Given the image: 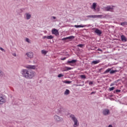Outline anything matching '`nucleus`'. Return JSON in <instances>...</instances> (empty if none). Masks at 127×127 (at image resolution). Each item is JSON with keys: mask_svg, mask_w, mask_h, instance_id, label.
I'll list each match as a JSON object with an SVG mask.
<instances>
[{"mask_svg": "<svg viewBox=\"0 0 127 127\" xmlns=\"http://www.w3.org/2000/svg\"><path fill=\"white\" fill-rule=\"evenodd\" d=\"M80 78H81V79H86V75H85L84 74L81 75Z\"/></svg>", "mask_w": 127, "mask_h": 127, "instance_id": "obj_28", "label": "nucleus"}, {"mask_svg": "<svg viewBox=\"0 0 127 127\" xmlns=\"http://www.w3.org/2000/svg\"><path fill=\"white\" fill-rule=\"evenodd\" d=\"M74 38H75L74 36H70L66 38H64L62 40L65 41V40H67V39H69V40L74 39Z\"/></svg>", "mask_w": 127, "mask_h": 127, "instance_id": "obj_12", "label": "nucleus"}, {"mask_svg": "<svg viewBox=\"0 0 127 127\" xmlns=\"http://www.w3.org/2000/svg\"><path fill=\"white\" fill-rule=\"evenodd\" d=\"M51 20H53V19H56V17H55V16H52L51 17Z\"/></svg>", "mask_w": 127, "mask_h": 127, "instance_id": "obj_34", "label": "nucleus"}, {"mask_svg": "<svg viewBox=\"0 0 127 127\" xmlns=\"http://www.w3.org/2000/svg\"><path fill=\"white\" fill-rule=\"evenodd\" d=\"M25 40H26V42H28V43H29V42H29V39L26 38Z\"/></svg>", "mask_w": 127, "mask_h": 127, "instance_id": "obj_35", "label": "nucleus"}, {"mask_svg": "<svg viewBox=\"0 0 127 127\" xmlns=\"http://www.w3.org/2000/svg\"><path fill=\"white\" fill-rule=\"evenodd\" d=\"M89 85H93V81H90L89 82Z\"/></svg>", "mask_w": 127, "mask_h": 127, "instance_id": "obj_36", "label": "nucleus"}, {"mask_svg": "<svg viewBox=\"0 0 127 127\" xmlns=\"http://www.w3.org/2000/svg\"><path fill=\"white\" fill-rule=\"evenodd\" d=\"M72 67H69L67 66L64 67V68H63L64 71H68V70H72Z\"/></svg>", "mask_w": 127, "mask_h": 127, "instance_id": "obj_17", "label": "nucleus"}, {"mask_svg": "<svg viewBox=\"0 0 127 127\" xmlns=\"http://www.w3.org/2000/svg\"><path fill=\"white\" fill-rule=\"evenodd\" d=\"M6 102V98L3 96H0V105H2Z\"/></svg>", "mask_w": 127, "mask_h": 127, "instance_id": "obj_4", "label": "nucleus"}, {"mask_svg": "<svg viewBox=\"0 0 127 127\" xmlns=\"http://www.w3.org/2000/svg\"><path fill=\"white\" fill-rule=\"evenodd\" d=\"M97 50H98V51H101V52L103 51V50H101V49H100V48L98 49Z\"/></svg>", "mask_w": 127, "mask_h": 127, "instance_id": "obj_38", "label": "nucleus"}, {"mask_svg": "<svg viewBox=\"0 0 127 127\" xmlns=\"http://www.w3.org/2000/svg\"><path fill=\"white\" fill-rule=\"evenodd\" d=\"M42 54H44V55H46L47 54V51H46L45 50H42L41 51Z\"/></svg>", "mask_w": 127, "mask_h": 127, "instance_id": "obj_23", "label": "nucleus"}, {"mask_svg": "<svg viewBox=\"0 0 127 127\" xmlns=\"http://www.w3.org/2000/svg\"><path fill=\"white\" fill-rule=\"evenodd\" d=\"M54 37H53L52 35L50 36H47V39H53Z\"/></svg>", "mask_w": 127, "mask_h": 127, "instance_id": "obj_27", "label": "nucleus"}, {"mask_svg": "<svg viewBox=\"0 0 127 127\" xmlns=\"http://www.w3.org/2000/svg\"><path fill=\"white\" fill-rule=\"evenodd\" d=\"M66 60V58H64L61 59V60Z\"/></svg>", "mask_w": 127, "mask_h": 127, "instance_id": "obj_41", "label": "nucleus"}, {"mask_svg": "<svg viewBox=\"0 0 127 127\" xmlns=\"http://www.w3.org/2000/svg\"><path fill=\"white\" fill-rule=\"evenodd\" d=\"M86 127H87V126H88V125H87V124H86Z\"/></svg>", "mask_w": 127, "mask_h": 127, "instance_id": "obj_46", "label": "nucleus"}, {"mask_svg": "<svg viewBox=\"0 0 127 127\" xmlns=\"http://www.w3.org/2000/svg\"><path fill=\"white\" fill-rule=\"evenodd\" d=\"M4 76V73L0 70V77H3Z\"/></svg>", "mask_w": 127, "mask_h": 127, "instance_id": "obj_26", "label": "nucleus"}, {"mask_svg": "<svg viewBox=\"0 0 127 127\" xmlns=\"http://www.w3.org/2000/svg\"><path fill=\"white\" fill-rule=\"evenodd\" d=\"M104 9L105 11H111V12H113V11H114V8L111 5H108L106 7H104Z\"/></svg>", "mask_w": 127, "mask_h": 127, "instance_id": "obj_3", "label": "nucleus"}, {"mask_svg": "<svg viewBox=\"0 0 127 127\" xmlns=\"http://www.w3.org/2000/svg\"><path fill=\"white\" fill-rule=\"evenodd\" d=\"M65 112V109L63 107L60 106L59 109H58V113H62Z\"/></svg>", "mask_w": 127, "mask_h": 127, "instance_id": "obj_8", "label": "nucleus"}, {"mask_svg": "<svg viewBox=\"0 0 127 127\" xmlns=\"http://www.w3.org/2000/svg\"><path fill=\"white\" fill-rule=\"evenodd\" d=\"M115 89V87H110L109 88V91H114V89Z\"/></svg>", "mask_w": 127, "mask_h": 127, "instance_id": "obj_32", "label": "nucleus"}, {"mask_svg": "<svg viewBox=\"0 0 127 127\" xmlns=\"http://www.w3.org/2000/svg\"><path fill=\"white\" fill-rule=\"evenodd\" d=\"M97 7V3H93L92 6L91 7V9H94L96 10V7Z\"/></svg>", "mask_w": 127, "mask_h": 127, "instance_id": "obj_18", "label": "nucleus"}, {"mask_svg": "<svg viewBox=\"0 0 127 127\" xmlns=\"http://www.w3.org/2000/svg\"><path fill=\"white\" fill-rule=\"evenodd\" d=\"M114 85H115V84L114 83H111V84L110 85L111 87H112V86H114Z\"/></svg>", "mask_w": 127, "mask_h": 127, "instance_id": "obj_42", "label": "nucleus"}, {"mask_svg": "<svg viewBox=\"0 0 127 127\" xmlns=\"http://www.w3.org/2000/svg\"><path fill=\"white\" fill-rule=\"evenodd\" d=\"M114 93L116 94V93H121V90L117 89L114 91Z\"/></svg>", "mask_w": 127, "mask_h": 127, "instance_id": "obj_29", "label": "nucleus"}, {"mask_svg": "<svg viewBox=\"0 0 127 127\" xmlns=\"http://www.w3.org/2000/svg\"><path fill=\"white\" fill-rule=\"evenodd\" d=\"M63 83H65V84H71L72 83V81H68V80H65L63 81Z\"/></svg>", "mask_w": 127, "mask_h": 127, "instance_id": "obj_24", "label": "nucleus"}, {"mask_svg": "<svg viewBox=\"0 0 127 127\" xmlns=\"http://www.w3.org/2000/svg\"><path fill=\"white\" fill-rule=\"evenodd\" d=\"M69 117L71 118V120H72L74 123L73 127H78V126H79V123H78V120H77V118L75 117V116L73 114H70L69 115Z\"/></svg>", "mask_w": 127, "mask_h": 127, "instance_id": "obj_2", "label": "nucleus"}, {"mask_svg": "<svg viewBox=\"0 0 127 127\" xmlns=\"http://www.w3.org/2000/svg\"><path fill=\"white\" fill-rule=\"evenodd\" d=\"M26 18L28 20L29 19H30L31 17V15L28 13H26Z\"/></svg>", "mask_w": 127, "mask_h": 127, "instance_id": "obj_16", "label": "nucleus"}, {"mask_svg": "<svg viewBox=\"0 0 127 127\" xmlns=\"http://www.w3.org/2000/svg\"><path fill=\"white\" fill-rule=\"evenodd\" d=\"M13 56H16V53H13L12 54Z\"/></svg>", "mask_w": 127, "mask_h": 127, "instance_id": "obj_40", "label": "nucleus"}, {"mask_svg": "<svg viewBox=\"0 0 127 127\" xmlns=\"http://www.w3.org/2000/svg\"><path fill=\"white\" fill-rule=\"evenodd\" d=\"M96 9H98V11H99V8H97Z\"/></svg>", "mask_w": 127, "mask_h": 127, "instance_id": "obj_44", "label": "nucleus"}, {"mask_svg": "<svg viewBox=\"0 0 127 127\" xmlns=\"http://www.w3.org/2000/svg\"><path fill=\"white\" fill-rule=\"evenodd\" d=\"M52 33L53 34H55V35H57V34H59L58 30L56 29H53L52 30Z\"/></svg>", "mask_w": 127, "mask_h": 127, "instance_id": "obj_11", "label": "nucleus"}, {"mask_svg": "<svg viewBox=\"0 0 127 127\" xmlns=\"http://www.w3.org/2000/svg\"><path fill=\"white\" fill-rule=\"evenodd\" d=\"M77 62L76 60H72L71 61H68L67 63H69V64H73L74 63H76Z\"/></svg>", "mask_w": 127, "mask_h": 127, "instance_id": "obj_15", "label": "nucleus"}, {"mask_svg": "<svg viewBox=\"0 0 127 127\" xmlns=\"http://www.w3.org/2000/svg\"><path fill=\"white\" fill-rule=\"evenodd\" d=\"M87 25H75L74 27H76V28H79V27H86Z\"/></svg>", "mask_w": 127, "mask_h": 127, "instance_id": "obj_19", "label": "nucleus"}, {"mask_svg": "<svg viewBox=\"0 0 127 127\" xmlns=\"http://www.w3.org/2000/svg\"><path fill=\"white\" fill-rule=\"evenodd\" d=\"M43 39H45V38H47V36H44L43 37Z\"/></svg>", "mask_w": 127, "mask_h": 127, "instance_id": "obj_37", "label": "nucleus"}, {"mask_svg": "<svg viewBox=\"0 0 127 127\" xmlns=\"http://www.w3.org/2000/svg\"><path fill=\"white\" fill-rule=\"evenodd\" d=\"M26 55H27V56L29 58H33V53H32V52L27 53L26 54Z\"/></svg>", "mask_w": 127, "mask_h": 127, "instance_id": "obj_10", "label": "nucleus"}, {"mask_svg": "<svg viewBox=\"0 0 127 127\" xmlns=\"http://www.w3.org/2000/svg\"><path fill=\"white\" fill-rule=\"evenodd\" d=\"M0 50H1V51H2V52H5V50H4V49L1 47H0Z\"/></svg>", "mask_w": 127, "mask_h": 127, "instance_id": "obj_33", "label": "nucleus"}, {"mask_svg": "<svg viewBox=\"0 0 127 127\" xmlns=\"http://www.w3.org/2000/svg\"><path fill=\"white\" fill-rule=\"evenodd\" d=\"M96 92H92L90 93V95H93V94H95Z\"/></svg>", "mask_w": 127, "mask_h": 127, "instance_id": "obj_39", "label": "nucleus"}, {"mask_svg": "<svg viewBox=\"0 0 127 127\" xmlns=\"http://www.w3.org/2000/svg\"><path fill=\"white\" fill-rule=\"evenodd\" d=\"M95 33H96L97 35H101L102 34V31L99 30V29H96V30L94 31Z\"/></svg>", "mask_w": 127, "mask_h": 127, "instance_id": "obj_9", "label": "nucleus"}, {"mask_svg": "<svg viewBox=\"0 0 127 127\" xmlns=\"http://www.w3.org/2000/svg\"><path fill=\"white\" fill-rule=\"evenodd\" d=\"M86 17H89V18H97V17H102V15H89L86 16Z\"/></svg>", "mask_w": 127, "mask_h": 127, "instance_id": "obj_7", "label": "nucleus"}, {"mask_svg": "<svg viewBox=\"0 0 127 127\" xmlns=\"http://www.w3.org/2000/svg\"><path fill=\"white\" fill-rule=\"evenodd\" d=\"M83 46H84V45L80 44L77 45L78 47H80V48H82Z\"/></svg>", "mask_w": 127, "mask_h": 127, "instance_id": "obj_30", "label": "nucleus"}, {"mask_svg": "<svg viewBox=\"0 0 127 127\" xmlns=\"http://www.w3.org/2000/svg\"><path fill=\"white\" fill-rule=\"evenodd\" d=\"M121 40L123 42H127V38L124 35L121 36Z\"/></svg>", "mask_w": 127, "mask_h": 127, "instance_id": "obj_13", "label": "nucleus"}, {"mask_svg": "<svg viewBox=\"0 0 127 127\" xmlns=\"http://www.w3.org/2000/svg\"><path fill=\"white\" fill-rule=\"evenodd\" d=\"M108 127H113V126L112 125H109Z\"/></svg>", "mask_w": 127, "mask_h": 127, "instance_id": "obj_43", "label": "nucleus"}, {"mask_svg": "<svg viewBox=\"0 0 127 127\" xmlns=\"http://www.w3.org/2000/svg\"><path fill=\"white\" fill-rule=\"evenodd\" d=\"M121 25L122 26H125V25H127V22H123L121 23Z\"/></svg>", "mask_w": 127, "mask_h": 127, "instance_id": "obj_25", "label": "nucleus"}, {"mask_svg": "<svg viewBox=\"0 0 127 127\" xmlns=\"http://www.w3.org/2000/svg\"><path fill=\"white\" fill-rule=\"evenodd\" d=\"M91 50H95V49H91Z\"/></svg>", "mask_w": 127, "mask_h": 127, "instance_id": "obj_45", "label": "nucleus"}, {"mask_svg": "<svg viewBox=\"0 0 127 127\" xmlns=\"http://www.w3.org/2000/svg\"><path fill=\"white\" fill-rule=\"evenodd\" d=\"M102 114L104 116H108L110 114V110L108 109H103Z\"/></svg>", "mask_w": 127, "mask_h": 127, "instance_id": "obj_6", "label": "nucleus"}, {"mask_svg": "<svg viewBox=\"0 0 127 127\" xmlns=\"http://www.w3.org/2000/svg\"><path fill=\"white\" fill-rule=\"evenodd\" d=\"M111 70H112V68L107 69L105 71H104V74H108V73L111 72Z\"/></svg>", "mask_w": 127, "mask_h": 127, "instance_id": "obj_21", "label": "nucleus"}, {"mask_svg": "<svg viewBox=\"0 0 127 127\" xmlns=\"http://www.w3.org/2000/svg\"><path fill=\"white\" fill-rule=\"evenodd\" d=\"M54 118L56 122H62V121H63V118L60 117L58 115H55Z\"/></svg>", "mask_w": 127, "mask_h": 127, "instance_id": "obj_5", "label": "nucleus"}, {"mask_svg": "<svg viewBox=\"0 0 127 127\" xmlns=\"http://www.w3.org/2000/svg\"><path fill=\"white\" fill-rule=\"evenodd\" d=\"M64 75H63L62 73H60L58 75V78H61V77H63Z\"/></svg>", "mask_w": 127, "mask_h": 127, "instance_id": "obj_31", "label": "nucleus"}, {"mask_svg": "<svg viewBox=\"0 0 127 127\" xmlns=\"http://www.w3.org/2000/svg\"><path fill=\"white\" fill-rule=\"evenodd\" d=\"M28 69H22L21 70V74L26 79H32L35 76V72L32 71L30 69H35L36 66L35 65H29L27 66Z\"/></svg>", "mask_w": 127, "mask_h": 127, "instance_id": "obj_1", "label": "nucleus"}, {"mask_svg": "<svg viewBox=\"0 0 127 127\" xmlns=\"http://www.w3.org/2000/svg\"><path fill=\"white\" fill-rule=\"evenodd\" d=\"M116 72H118V70L117 69L115 70H110V74H115V73H116Z\"/></svg>", "mask_w": 127, "mask_h": 127, "instance_id": "obj_22", "label": "nucleus"}, {"mask_svg": "<svg viewBox=\"0 0 127 127\" xmlns=\"http://www.w3.org/2000/svg\"><path fill=\"white\" fill-rule=\"evenodd\" d=\"M79 86H81V85H79Z\"/></svg>", "mask_w": 127, "mask_h": 127, "instance_id": "obj_47", "label": "nucleus"}, {"mask_svg": "<svg viewBox=\"0 0 127 127\" xmlns=\"http://www.w3.org/2000/svg\"><path fill=\"white\" fill-rule=\"evenodd\" d=\"M100 62H101V61H100V60L93 61L91 62V65H96V64H99Z\"/></svg>", "mask_w": 127, "mask_h": 127, "instance_id": "obj_14", "label": "nucleus"}, {"mask_svg": "<svg viewBox=\"0 0 127 127\" xmlns=\"http://www.w3.org/2000/svg\"><path fill=\"white\" fill-rule=\"evenodd\" d=\"M70 94V90L69 89H66L65 91H64V95H69Z\"/></svg>", "mask_w": 127, "mask_h": 127, "instance_id": "obj_20", "label": "nucleus"}]
</instances>
